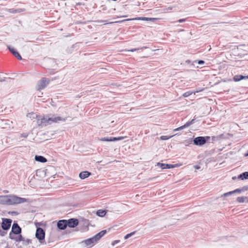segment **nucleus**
Returning a JSON list of instances; mask_svg holds the SVG:
<instances>
[{
	"mask_svg": "<svg viewBox=\"0 0 248 248\" xmlns=\"http://www.w3.org/2000/svg\"><path fill=\"white\" fill-rule=\"evenodd\" d=\"M28 199L16 195H9L0 196V204L2 205H14L27 202Z\"/></svg>",
	"mask_w": 248,
	"mask_h": 248,
	"instance_id": "f257e3e1",
	"label": "nucleus"
},
{
	"mask_svg": "<svg viewBox=\"0 0 248 248\" xmlns=\"http://www.w3.org/2000/svg\"><path fill=\"white\" fill-rule=\"evenodd\" d=\"M21 228L17 222L15 221L12 226L11 231L9 233V237L11 240H14L16 242H21V240H24V237L21 235Z\"/></svg>",
	"mask_w": 248,
	"mask_h": 248,
	"instance_id": "f03ea898",
	"label": "nucleus"
},
{
	"mask_svg": "<svg viewBox=\"0 0 248 248\" xmlns=\"http://www.w3.org/2000/svg\"><path fill=\"white\" fill-rule=\"evenodd\" d=\"M211 139L210 136H199L195 138L192 140L191 139V142L193 141V144L195 145L202 146L207 142Z\"/></svg>",
	"mask_w": 248,
	"mask_h": 248,
	"instance_id": "7ed1b4c3",
	"label": "nucleus"
},
{
	"mask_svg": "<svg viewBox=\"0 0 248 248\" xmlns=\"http://www.w3.org/2000/svg\"><path fill=\"white\" fill-rule=\"evenodd\" d=\"M35 237L40 243L42 244L45 242V232L43 228L37 227Z\"/></svg>",
	"mask_w": 248,
	"mask_h": 248,
	"instance_id": "20e7f679",
	"label": "nucleus"
},
{
	"mask_svg": "<svg viewBox=\"0 0 248 248\" xmlns=\"http://www.w3.org/2000/svg\"><path fill=\"white\" fill-rule=\"evenodd\" d=\"M50 80L46 78H42L38 81L37 85V89L38 91L45 89L48 84Z\"/></svg>",
	"mask_w": 248,
	"mask_h": 248,
	"instance_id": "39448f33",
	"label": "nucleus"
},
{
	"mask_svg": "<svg viewBox=\"0 0 248 248\" xmlns=\"http://www.w3.org/2000/svg\"><path fill=\"white\" fill-rule=\"evenodd\" d=\"M12 220L10 218H2L1 227L4 231H8L10 229Z\"/></svg>",
	"mask_w": 248,
	"mask_h": 248,
	"instance_id": "423d86ee",
	"label": "nucleus"
},
{
	"mask_svg": "<svg viewBox=\"0 0 248 248\" xmlns=\"http://www.w3.org/2000/svg\"><path fill=\"white\" fill-rule=\"evenodd\" d=\"M49 115H47L43 117L40 116L37 118V124L39 126H45L49 124V121L47 119L49 118Z\"/></svg>",
	"mask_w": 248,
	"mask_h": 248,
	"instance_id": "0eeeda50",
	"label": "nucleus"
},
{
	"mask_svg": "<svg viewBox=\"0 0 248 248\" xmlns=\"http://www.w3.org/2000/svg\"><path fill=\"white\" fill-rule=\"evenodd\" d=\"M49 118L47 119V120L49 121V124H51L52 123H58L59 121H65V118H63L62 117L60 116H55L54 115H48Z\"/></svg>",
	"mask_w": 248,
	"mask_h": 248,
	"instance_id": "6e6552de",
	"label": "nucleus"
},
{
	"mask_svg": "<svg viewBox=\"0 0 248 248\" xmlns=\"http://www.w3.org/2000/svg\"><path fill=\"white\" fill-rule=\"evenodd\" d=\"M159 18H153V17H137L132 19H126L124 21H129L132 20H143L147 21H152L153 22H155L156 20H159Z\"/></svg>",
	"mask_w": 248,
	"mask_h": 248,
	"instance_id": "1a4fd4ad",
	"label": "nucleus"
},
{
	"mask_svg": "<svg viewBox=\"0 0 248 248\" xmlns=\"http://www.w3.org/2000/svg\"><path fill=\"white\" fill-rule=\"evenodd\" d=\"M67 222L68 227L74 228L78 225L79 221L77 218H71L67 220Z\"/></svg>",
	"mask_w": 248,
	"mask_h": 248,
	"instance_id": "9d476101",
	"label": "nucleus"
},
{
	"mask_svg": "<svg viewBox=\"0 0 248 248\" xmlns=\"http://www.w3.org/2000/svg\"><path fill=\"white\" fill-rule=\"evenodd\" d=\"M156 166L159 167L162 170L164 169H170L174 168L175 167L177 166V164H165V163H162L160 162L157 163Z\"/></svg>",
	"mask_w": 248,
	"mask_h": 248,
	"instance_id": "9b49d317",
	"label": "nucleus"
},
{
	"mask_svg": "<svg viewBox=\"0 0 248 248\" xmlns=\"http://www.w3.org/2000/svg\"><path fill=\"white\" fill-rule=\"evenodd\" d=\"M57 228L60 230H65L67 226V220L62 219L60 220L57 222Z\"/></svg>",
	"mask_w": 248,
	"mask_h": 248,
	"instance_id": "f8f14e48",
	"label": "nucleus"
},
{
	"mask_svg": "<svg viewBox=\"0 0 248 248\" xmlns=\"http://www.w3.org/2000/svg\"><path fill=\"white\" fill-rule=\"evenodd\" d=\"M8 48L10 52L18 60H21L22 57L18 52L13 47L8 46Z\"/></svg>",
	"mask_w": 248,
	"mask_h": 248,
	"instance_id": "ddd939ff",
	"label": "nucleus"
},
{
	"mask_svg": "<svg viewBox=\"0 0 248 248\" xmlns=\"http://www.w3.org/2000/svg\"><path fill=\"white\" fill-rule=\"evenodd\" d=\"M82 243H84L86 246H90V245H94V244L96 243L93 237L88 238L86 240H85L82 242Z\"/></svg>",
	"mask_w": 248,
	"mask_h": 248,
	"instance_id": "4468645a",
	"label": "nucleus"
},
{
	"mask_svg": "<svg viewBox=\"0 0 248 248\" xmlns=\"http://www.w3.org/2000/svg\"><path fill=\"white\" fill-rule=\"evenodd\" d=\"M91 175V173L88 171H83L80 172L79 177L81 179H84Z\"/></svg>",
	"mask_w": 248,
	"mask_h": 248,
	"instance_id": "2eb2a0df",
	"label": "nucleus"
},
{
	"mask_svg": "<svg viewBox=\"0 0 248 248\" xmlns=\"http://www.w3.org/2000/svg\"><path fill=\"white\" fill-rule=\"evenodd\" d=\"M35 160L41 163H45L47 162V159L46 157L42 155H36L35 156Z\"/></svg>",
	"mask_w": 248,
	"mask_h": 248,
	"instance_id": "dca6fc26",
	"label": "nucleus"
},
{
	"mask_svg": "<svg viewBox=\"0 0 248 248\" xmlns=\"http://www.w3.org/2000/svg\"><path fill=\"white\" fill-rule=\"evenodd\" d=\"M238 179L240 180L248 179V171L244 172L238 176Z\"/></svg>",
	"mask_w": 248,
	"mask_h": 248,
	"instance_id": "f3484780",
	"label": "nucleus"
},
{
	"mask_svg": "<svg viewBox=\"0 0 248 248\" xmlns=\"http://www.w3.org/2000/svg\"><path fill=\"white\" fill-rule=\"evenodd\" d=\"M106 210L102 209L98 210L96 212V215L100 217H104L106 215Z\"/></svg>",
	"mask_w": 248,
	"mask_h": 248,
	"instance_id": "a211bd4d",
	"label": "nucleus"
},
{
	"mask_svg": "<svg viewBox=\"0 0 248 248\" xmlns=\"http://www.w3.org/2000/svg\"><path fill=\"white\" fill-rule=\"evenodd\" d=\"M243 79H245V76L241 75H235L233 77V79L234 81H239Z\"/></svg>",
	"mask_w": 248,
	"mask_h": 248,
	"instance_id": "6ab92c4d",
	"label": "nucleus"
},
{
	"mask_svg": "<svg viewBox=\"0 0 248 248\" xmlns=\"http://www.w3.org/2000/svg\"><path fill=\"white\" fill-rule=\"evenodd\" d=\"M247 199H248L247 197H238L236 199V201L239 203H243L246 202Z\"/></svg>",
	"mask_w": 248,
	"mask_h": 248,
	"instance_id": "aec40b11",
	"label": "nucleus"
},
{
	"mask_svg": "<svg viewBox=\"0 0 248 248\" xmlns=\"http://www.w3.org/2000/svg\"><path fill=\"white\" fill-rule=\"evenodd\" d=\"M23 11V10L22 9H9V12L11 13H20L21 12Z\"/></svg>",
	"mask_w": 248,
	"mask_h": 248,
	"instance_id": "412c9836",
	"label": "nucleus"
},
{
	"mask_svg": "<svg viewBox=\"0 0 248 248\" xmlns=\"http://www.w3.org/2000/svg\"><path fill=\"white\" fill-rule=\"evenodd\" d=\"M99 140L101 141H113L112 137L101 138Z\"/></svg>",
	"mask_w": 248,
	"mask_h": 248,
	"instance_id": "4be33fe9",
	"label": "nucleus"
},
{
	"mask_svg": "<svg viewBox=\"0 0 248 248\" xmlns=\"http://www.w3.org/2000/svg\"><path fill=\"white\" fill-rule=\"evenodd\" d=\"M23 239L24 240H21V241L22 242L23 244L24 245H28L31 243V240L30 239H25V238L24 237Z\"/></svg>",
	"mask_w": 248,
	"mask_h": 248,
	"instance_id": "5701e85b",
	"label": "nucleus"
},
{
	"mask_svg": "<svg viewBox=\"0 0 248 248\" xmlns=\"http://www.w3.org/2000/svg\"><path fill=\"white\" fill-rule=\"evenodd\" d=\"M221 136H222V135H220L218 136H212L211 137L212 142H214L215 141H217V140H220V139L221 138Z\"/></svg>",
	"mask_w": 248,
	"mask_h": 248,
	"instance_id": "b1692460",
	"label": "nucleus"
},
{
	"mask_svg": "<svg viewBox=\"0 0 248 248\" xmlns=\"http://www.w3.org/2000/svg\"><path fill=\"white\" fill-rule=\"evenodd\" d=\"M175 135L170 136H161L160 137V139L162 140H169L170 138L172 137L173 136H175Z\"/></svg>",
	"mask_w": 248,
	"mask_h": 248,
	"instance_id": "393cba45",
	"label": "nucleus"
},
{
	"mask_svg": "<svg viewBox=\"0 0 248 248\" xmlns=\"http://www.w3.org/2000/svg\"><path fill=\"white\" fill-rule=\"evenodd\" d=\"M135 233V232H133L131 233L126 234L124 237V239H127L129 238V237L132 236L133 235H134Z\"/></svg>",
	"mask_w": 248,
	"mask_h": 248,
	"instance_id": "a878e982",
	"label": "nucleus"
},
{
	"mask_svg": "<svg viewBox=\"0 0 248 248\" xmlns=\"http://www.w3.org/2000/svg\"><path fill=\"white\" fill-rule=\"evenodd\" d=\"M232 194H234V192L233 191H233H229V192H227V193H225L223 194V195L222 196L223 197H227V196L231 195Z\"/></svg>",
	"mask_w": 248,
	"mask_h": 248,
	"instance_id": "bb28decb",
	"label": "nucleus"
},
{
	"mask_svg": "<svg viewBox=\"0 0 248 248\" xmlns=\"http://www.w3.org/2000/svg\"><path fill=\"white\" fill-rule=\"evenodd\" d=\"M93 238H94L95 240L96 241V242H97L99 240H100L101 238V237L100 236V235L98 233H97V234H96L94 236H93Z\"/></svg>",
	"mask_w": 248,
	"mask_h": 248,
	"instance_id": "cd10ccee",
	"label": "nucleus"
},
{
	"mask_svg": "<svg viewBox=\"0 0 248 248\" xmlns=\"http://www.w3.org/2000/svg\"><path fill=\"white\" fill-rule=\"evenodd\" d=\"M192 93V92H191V91H188V92H186V93H185L183 94V96L185 97H187L188 96H189V95H190Z\"/></svg>",
	"mask_w": 248,
	"mask_h": 248,
	"instance_id": "c85d7f7f",
	"label": "nucleus"
},
{
	"mask_svg": "<svg viewBox=\"0 0 248 248\" xmlns=\"http://www.w3.org/2000/svg\"><path fill=\"white\" fill-rule=\"evenodd\" d=\"M124 139L123 137H112L113 141L120 140Z\"/></svg>",
	"mask_w": 248,
	"mask_h": 248,
	"instance_id": "c756f323",
	"label": "nucleus"
},
{
	"mask_svg": "<svg viewBox=\"0 0 248 248\" xmlns=\"http://www.w3.org/2000/svg\"><path fill=\"white\" fill-rule=\"evenodd\" d=\"M107 231L106 230H104L98 232L99 234L100 235V236L102 237H103L106 233Z\"/></svg>",
	"mask_w": 248,
	"mask_h": 248,
	"instance_id": "7c9ffc66",
	"label": "nucleus"
},
{
	"mask_svg": "<svg viewBox=\"0 0 248 248\" xmlns=\"http://www.w3.org/2000/svg\"><path fill=\"white\" fill-rule=\"evenodd\" d=\"M195 119H193L190 121H188L186 122V125H188V126H190V125L193 124L195 123Z\"/></svg>",
	"mask_w": 248,
	"mask_h": 248,
	"instance_id": "2f4dec72",
	"label": "nucleus"
},
{
	"mask_svg": "<svg viewBox=\"0 0 248 248\" xmlns=\"http://www.w3.org/2000/svg\"><path fill=\"white\" fill-rule=\"evenodd\" d=\"M196 63H198L200 65L203 64L205 63V62L203 60H196L194 62Z\"/></svg>",
	"mask_w": 248,
	"mask_h": 248,
	"instance_id": "473e14b6",
	"label": "nucleus"
},
{
	"mask_svg": "<svg viewBox=\"0 0 248 248\" xmlns=\"http://www.w3.org/2000/svg\"><path fill=\"white\" fill-rule=\"evenodd\" d=\"M7 231H4L3 230L1 231V232H0V235L1 236H4L7 234Z\"/></svg>",
	"mask_w": 248,
	"mask_h": 248,
	"instance_id": "72a5a7b5",
	"label": "nucleus"
},
{
	"mask_svg": "<svg viewBox=\"0 0 248 248\" xmlns=\"http://www.w3.org/2000/svg\"><path fill=\"white\" fill-rule=\"evenodd\" d=\"M233 191L234 192V193H240L242 192V190L241 188H237V189L234 190Z\"/></svg>",
	"mask_w": 248,
	"mask_h": 248,
	"instance_id": "f704fd0d",
	"label": "nucleus"
},
{
	"mask_svg": "<svg viewBox=\"0 0 248 248\" xmlns=\"http://www.w3.org/2000/svg\"><path fill=\"white\" fill-rule=\"evenodd\" d=\"M28 136V134L26 133H23L21 134V135H20L21 137L25 138H27Z\"/></svg>",
	"mask_w": 248,
	"mask_h": 248,
	"instance_id": "c9c22d12",
	"label": "nucleus"
},
{
	"mask_svg": "<svg viewBox=\"0 0 248 248\" xmlns=\"http://www.w3.org/2000/svg\"><path fill=\"white\" fill-rule=\"evenodd\" d=\"M241 189L242 191L248 190V186H244Z\"/></svg>",
	"mask_w": 248,
	"mask_h": 248,
	"instance_id": "e433bc0d",
	"label": "nucleus"
},
{
	"mask_svg": "<svg viewBox=\"0 0 248 248\" xmlns=\"http://www.w3.org/2000/svg\"><path fill=\"white\" fill-rule=\"evenodd\" d=\"M120 241L119 240H115V241H114L112 243L111 245H112V246H114V245H115L116 244H117V243H119V242H120Z\"/></svg>",
	"mask_w": 248,
	"mask_h": 248,
	"instance_id": "4c0bfd02",
	"label": "nucleus"
},
{
	"mask_svg": "<svg viewBox=\"0 0 248 248\" xmlns=\"http://www.w3.org/2000/svg\"><path fill=\"white\" fill-rule=\"evenodd\" d=\"M186 21V19L183 18V19H179L177 22H178L179 23H183V22H185Z\"/></svg>",
	"mask_w": 248,
	"mask_h": 248,
	"instance_id": "58836bf2",
	"label": "nucleus"
},
{
	"mask_svg": "<svg viewBox=\"0 0 248 248\" xmlns=\"http://www.w3.org/2000/svg\"><path fill=\"white\" fill-rule=\"evenodd\" d=\"M187 127H188V125H186V123L184 125L180 126V128H181V129H183Z\"/></svg>",
	"mask_w": 248,
	"mask_h": 248,
	"instance_id": "ea45409f",
	"label": "nucleus"
},
{
	"mask_svg": "<svg viewBox=\"0 0 248 248\" xmlns=\"http://www.w3.org/2000/svg\"><path fill=\"white\" fill-rule=\"evenodd\" d=\"M146 47H146V46L143 47V48H146ZM142 48H143V47L141 48L140 49H142ZM140 49V48H134V49H132L130 50V51H132V52H134V51H136L137 50H139Z\"/></svg>",
	"mask_w": 248,
	"mask_h": 248,
	"instance_id": "a19ab883",
	"label": "nucleus"
},
{
	"mask_svg": "<svg viewBox=\"0 0 248 248\" xmlns=\"http://www.w3.org/2000/svg\"><path fill=\"white\" fill-rule=\"evenodd\" d=\"M194 168L196 170H199L201 167L199 165H195L194 166Z\"/></svg>",
	"mask_w": 248,
	"mask_h": 248,
	"instance_id": "79ce46f5",
	"label": "nucleus"
},
{
	"mask_svg": "<svg viewBox=\"0 0 248 248\" xmlns=\"http://www.w3.org/2000/svg\"><path fill=\"white\" fill-rule=\"evenodd\" d=\"M11 214L13 215H16L18 214V213L17 212H16V211H13V212H12Z\"/></svg>",
	"mask_w": 248,
	"mask_h": 248,
	"instance_id": "37998d69",
	"label": "nucleus"
},
{
	"mask_svg": "<svg viewBox=\"0 0 248 248\" xmlns=\"http://www.w3.org/2000/svg\"><path fill=\"white\" fill-rule=\"evenodd\" d=\"M181 130V128H180V127L174 129V131H178V130Z\"/></svg>",
	"mask_w": 248,
	"mask_h": 248,
	"instance_id": "c03bdc74",
	"label": "nucleus"
},
{
	"mask_svg": "<svg viewBox=\"0 0 248 248\" xmlns=\"http://www.w3.org/2000/svg\"><path fill=\"white\" fill-rule=\"evenodd\" d=\"M245 156H248V150L247 152L246 153H245Z\"/></svg>",
	"mask_w": 248,
	"mask_h": 248,
	"instance_id": "a18cd8bd",
	"label": "nucleus"
},
{
	"mask_svg": "<svg viewBox=\"0 0 248 248\" xmlns=\"http://www.w3.org/2000/svg\"><path fill=\"white\" fill-rule=\"evenodd\" d=\"M77 44H78V43H76V44H75V45H73L72 46V47H75V46H76Z\"/></svg>",
	"mask_w": 248,
	"mask_h": 248,
	"instance_id": "49530a36",
	"label": "nucleus"
},
{
	"mask_svg": "<svg viewBox=\"0 0 248 248\" xmlns=\"http://www.w3.org/2000/svg\"><path fill=\"white\" fill-rule=\"evenodd\" d=\"M186 62L189 63L190 62V61L189 60H187V61H186Z\"/></svg>",
	"mask_w": 248,
	"mask_h": 248,
	"instance_id": "de8ad7c7",
	"label": "nucleus"
},
{
	"mask_svg": "<svg viewBox=\"0 0 248 248\" xmlns=\"http://www.w3.org/2000/svg\"><path fill=\"white\" fill-rule=\"evenodd\" d=\"M236 179V176H233V177H232V179H233V180H235Z\"/></svg>",
	"mask_w": 248,
	"mask_h": 248,
	"instance_id": "09e8293b",
	"label": "nucleus"
},
{
	"mask_svg": "<svg viewBox=\"0 0 248 248\" xmlns=\"http://www.w3.org/2000/svg\"><path fill=\"white\" fill-rule=\"evenodd\" d=\"M246 202L248 203V199H246Z\"/></svg>",
	"mask_w": 248,
	"mask_h": 248,
	"instance_id": "8fccbe9b",
	"label": "nucleus"
},
{
	"mask_svg": "<svg viewBox=\"0 0 248 248\" xmlns=\"http://www.w3.org/2000/svg\"><path fill=\"white\" fill-rule=\"evenodd\" d=\"M168 9H169V10H171V9H172V8H171V7H168Z\"/></svg>",
	"mask_w": 248,
	"mask_h": 248,
	"instance_id": "3c124183",
	"label": "nucleus"
},
{
	"mask_svg": "<svg viewBox=\"0 0 248 248\" xmlns=\"http://www.w3.org/2000/svg\"><path fill=\"white\" fill-rule=\"evenodd\" d=\"M246 78H248V76H245V79H246Z\"/></svg>",
	"mask_w": 248,
	"mask_h": 248,
	"instance_id": "603ef678",
	"label": "nucleus"
},
{
	"mask_svg": "<svg viewBox=\"0 0 248 248\" xmlns=\"http://www.w3.org/2000/svg\"><path fill=\"white\" fill-rule=\"evenodd\" d=\"M154 179V177L150 178V179Z\"/></svg>",
	"mask_w": 248,
	"mask_h": 248,
	"instance_id": "864d4df0",
	"label": "nucleus"
},
{
	"mask_svg": "<svg viewBox=\"0 0 248 248\" xmlns=\"http://www.w3.org/2000/svg\"><path fill=\"white\" fill-rule=\"evenodd\" d=\"M154 179V177L150 178V179Z\"/></svg>",
	"mask_w": 248,
	"mask_h": 248,
	"instance_id": "5fc2aeb1",
	"label": "nucleus"
}]
</instances>
